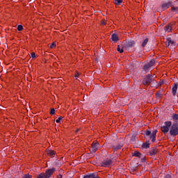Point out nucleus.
<instances>
[{
    "label": "nucleus",
    "mask_w": 178,
    "mask_h": 178,
    "mask_svg": "<svg viewBox=\"0 0 178 178\" xmlns=\"http://www.w3.org/2000/svg\"><path fill=\"white\" fill-rule=\"evenodd\" d=\"M172 12H178V7H172Z\"/></svg>",
    "instance_id": "obj_33"
},
{
    "label": "nucleus",
    "mask_w": 178,
    "mask_h": 178,
    "mask_svg": "<svg viewBox=\"0 0 178 178\" xmlns=\"http://www.w3.org/2000/svg\"><path fill=\"white\" fill-rule=\"evenodd\" d=\"M22 178H33V175L30 174H25L22 176Z\"/></svg>",
    "instance_id": "obj_27"
},
{
    "label": "nucleus",
    "mask_w": 178,
    "mask_h": 178,
    "mask_svg": "<svg viewBox=\"0 0 178 178\" xmlns=\"http://www.w3.org/2000/svg\"><path fill=\"white\" fill-rule=\"evenodd\" d=\"M56 170L54 168L47 170L45 173H40L36 178H49L51 176H52V175H54V172Z\"/></svg>",
    "instance_id": "obj_2"
},
{
    "label": "nucleus",
    "mask_w": 178,
    "mask_h": 178,
    "mask_svg": "<svg viewBox=\"0 0 178 178\" xmlns=\"http://www.w3.org/2000/svg\"><path fill=\"white\" fill-rule=\"evenodd\" d=\"M31 58H35V54L34 52H32L31 54Z\"/></svg>",
    "instance_id": "obj_36"
},
{
    "label": "nucleus",
    "mask_w": 178,
    "mask_h": 178,
    "mask_svg": "<svg viewBox=\"0 0 178 178\" xmlns=\"http://www.w3.org/2000/svg\"><path fill=\"white\" fill-rule=\"evenodd\" d=\"M163 84H165V80L161 79L159 81V86H162Z\"/></svg>",
    "instance_id": "obj_34"
},
{
    "label": "nucleus",
    "mask_w": 178,
    "mask_h": 178,
    "mask_svg": "<svg viewBox=\"0 0 178 178\" xmlns=\"http://www.w3.org/2000/svg\"><path fill=\"white\" fill-rule=\"evenodd\" d=\"M177 134H178V124H173L171 126V128L170 129V135L172 136V137H176Z\"/></svg>",
    "instance_id": "obj_3"
},
{
    "label": "nucleus",
    "mask_w": 178,
    "mask_h": 178,
    "mask_svg": "<svg viewBox=\"0 0 178 178\" xmlns=\"http://www.w3.org/2000/svg\"><path fill=\"white\" fill-rule=\"evenodd\" d=\"M136 138H137V137L136 135H132L131 138V143H136Z\"/></svg>",
    "instance_id": "obj_26"
},
{
    "label": "nucleus",
    "mask_w": 178,
    "mask_h": 178,
    "mask_svg": "<svg viewBox=\"0 0 178 178\" xmlns=\"http://www.w3.org/2000/svg\"><path fill=\"white\" fill-rule=\"evenodd\" d=\"M79 76H80V74H79V72H77V73L75 74V76H74L75 79H77V78L79 77Z\"/></svg>",
    "instance_id": "obj_37"
},
{
    "label": "nucleus",
    "mask_w": 178,
    "mask_h": 178,
    "mask_svg": "<svg viewBox=\"0 0 178 178\" xmlns=\"http://www.w3.org/2000/svg\"><path fill=\"white\" fill-rule=\"evenodd\" d=\"M170 6H172V1H167L162 4L161 8H162L163 10H166V9H169V8H170Z\"/></svg>",
    "instance_id": "obj_8"
},
{
    "label": "nucleus",
    "mask_w": 178,
    "mask_h": 178,
    "mask_svg": "<svg viewBox=\"0 0 178 178\" xmlns=\"http://www.w3.org/2000/svg\"><path fill=\"white\" fill-rule=\"evenodd\" d=\"M98 148H99V143L97 141H93L92 143V147L90 149V152L95 153L98 151Z\"/></svg>",
    "instance_id": "obj_5"
},
{
    "label": "nucleus",
    "mask_w": 178,
    "mask_h": 178,
    "mask_svg": "<svg viewBox=\"0 0 178 178\" xmlns=\"http://www.w3.org/2000/svg\"><path fill=\"white\" fill-rule=\"evenodd\" d=\"M147 64L149 65V66L150 67H152V66H154V65H155V60H154V59L151 60L149 63H147Z\"/></svg>",
    "instance_id": "obj_23"
},
{
    "label": "nucleus",
    "mask_w": 178,
    "mask_h": 178,
    "mask_svg": "<svg viewBox=\"0 0 178 178\" xmlns=\"http://www.w3.org/2000/svg\"><path fill=\"white\" fill-rule=\"evenodd\" d=\"M56 152L54 150H48L47 154H49V156H54L55 155Z\"/></svg>",
    "instance_id": "obj_19"
},
{
    "label": "nucleus",
    "mask_w": 178,
    "mask_h": 178,
    "mask_svg": "<svg viewBox=\"0 0 178 178\" xmlns=\"http://www.w3.org/2000/svg\"><path fill=\"white\" fill-rule=\"evenodd\" d=\"M133 156H137L138 158H141V153L138 151L134 152Z\"/></svg>",
    "instance_id": "obj_20"
},
{
    "label": "nucleus",
    "mask_w": 178,
    "mask_h": 178,
    "mask_svg": "<svg viewBox=\"0 0 178 178\" xmlns=\"http://www.w3.org/2000/svg\"><path fill=\"white\" fill-rule=\"evenodd\" d=\"M102 166L104 168H108L112 165V160L107 159L106 160H104L101 163Z\"/></svg>",
    "instance_id": "obj_7"
},
{
    "label": "nucleus",
    "mask_w": 178,
    "mask_h": 178,
    "mask_svg": "<svg viewBox=\"0 0 178 178\" xmlns=\"http://www.w3.org/2000/svg\"><path fill=\"white\" fill-rule=\"evenodd\" d=\"M123 48H124V47L120 48V45H118L117 47V51L118 52H120V54H123V52H124Z\"/></svg>",
    "instance_id": "obj_24"
},
{
    "label": "nucleus",
    "mask_w": 178,
    "mask_h": 178,
    "mask_svg": "<svg viewBox=\"0 0 178 178\" xmlns=\"http://www.w3.org/2000/svg\"><path fill=\"white\" fill-rule=\"evenodd\" d=\"M123 2V0H113L115 5H121Z\"/></svg>",
    "instance_id": "obj_21"
},
{
    "label": "nucleus",
    "mask_w": 178,
    "mask_h": 178,
    "mask_svg": "<svg viewBox=\"0 0 178 178\" xmlns=\"http://www.w3.org/2000/svg\"><path fill=\"white\" fill-rule=\"evenodd\" d=\"M80 131V129H76V133H79Z\"/></svg>",
    "instance_id": "obj_41"
},
{
    "label": "nucleus",
    "mask_w": 178,
    "mask_h": 178,
    "mask_svg": "<svg viewBox=\"0 0 178 178\" xmlns=\"http://www.w3.org/2000/svg\"><path fill=\"white\" fill-rule=\"evenodd\" d=\"M90 178H101L95 173H90Z\"/></svg>",
    "instance_id": "obj_25"
},
{
    "label": "nucleus",
    "mask_w": 178,
    "mask_h": 178,
    "mask_svg": "<svg viewBox=\"0 0 178 178\" xmlns=\"http://www.w3.org/2000/svg\"><path fill=\"white\" fill-rule=\"evenodd\" d=\"M57 178H62V175H57Z\"/></svg>",
    "instance_id": "obj_40"
},
{
    "label": "nucleus",
    "mask_w": 178,
    "mask_h": 178,
    "mask_svg": "<svg viewBox=\"0 0 178 178\" xmlns=\"http://www.w3.org/2000/svg\"><path fill=\"white\" fill-rule=\"evenodd\" d=\"M61 119H63V117L60 116V117L56 120V123H60Z\"/></svg>",
    "instance_id": "obj_31"
},
{
    "label": "nucleus",
    "mask_w": 178,
    "mask_h": 178,
    "mask_svg": "<svg viewBox=\"0 0 178 178\" xmlns=\"http://www.w3.org/2000/svg\"><path fill=\"white\" fill-rule=\"evenodd\" d=\"M147 44H148V38H145L143 43H142V47L143 48H145V47L147 45Z\"/></svg>",
    "instance_id": "obj_22"
},
{
    "label": "nucleus",
    "mask_w": 178,
    "mask_h": 178,
    "mask_svg": "<svg viewBox=\"0 0 178 178\" xmlns=\"http://www.w3.org/2000/svg\"><path fill=\"white\" fill-rule=\"evenodd\" d=\"M154 83H155V78L154 77V75L152 76V74H149L145 76L143 81L144 86H149V84H152Z\"/></svg>",
    "instance_id": "obj_1"
},
{
    "label": "nucleus",
    "mask_w": 178,
    "mask_h": 178,
    "mask_svg": "<svg viewBox=\"0 0 178 178\" xmlns=\"http://www.w3.org/2000/svg\"><path fill=\"white\" fill-rule=\"evenodd\" d=\"M156 133H158V130L155 129L154 131H152V143H155L156 140Z\"/></svg>",
    "instance_id": "obj_12"
},
{
    "label": "nucleus",
    "mask_w": 178,
    "mask_h": 178,
    "mask_svg": "<svg viewBox=\"0 0 178 178\" xmlns=\"http://www.w3.org/2000/svg\"><path fill=\"white\" fill-rule=\"evenodd\" d=\"M156 152H158L156 147H152L149 151V155L154 156V155L156 154Z\"/></svg>",
    "instance_id": "obj_10"
},
{
    "label": "nucleus",
    "mask_w": 178,
    "mask_h": 178,
    "mask_svg": "<svg viewBox=\"0 0 178 178\" xmlns=\"http://www.w3.org/2000/svg\"><path fill=\"white\" fill-rule=\"evenodd\" d=\"M149 69H151V67L147 63L143 66V70L145 71V73H148V72H149Z\"/></svg>",
    "instance_id": "obj_16"
},
{
    "label": "nucleus",
    "mask_w": 178,
    "mask_h": 178,
    "mask_svg": "<svg viewBox=\"0 0 178 178\" xmlns=\"http://www.w3.org/2000/svg\"><path fill=\"white\" fill-rule=\"evenodd\" d=\"M149 145H150L149 141L146 142V143H143V145H142V148L148 149V148H149Z\"/></svg>",
    "instance_id": "obj_18"
},
{
    "label": "nucleus",
    "mask_w": 178,
    "mask_h": 178,
    "mask_svg": "<svg viewBox=\"0 0 178 178\" xmlns=\"http://www.w3.org/2000/svg\"><path fill=\"white\" fill-rule=\"evenodd\" d=\"M55 47H56V44H55V42H53L51 45H50V48L52 49V48H55Z\"/></svg>",
    "instance_id": "obj_35"
},
{
    "label": "nucleus",
    "mask_w": 178,
    "mask_h": 178,
    "mask_svg": "<svg viewBox=\"0 0 178 178\" xmlns=\"http://www.w3.org/2000/svg\"><path fill=\"white\" fill-rule=\"evenodd\" d=\"M102 24H104L105 26V24H106V22H105L104 20L102 21Z\"/></svg>",
    "instance_id": "obj_39"
},
{
    "label": "nucleus",
    "mask_w": 178,
    "mask_h": 178,
    "mask_svg": "<svg viewBox=\"0 0 178 178\" xmlns=\"http://www.w3.org/2000/svg\"><path fill=\"white\" fill-rule=\"evenodd\" d=\"M164 178H172V177L170 175H167Z\"/></svg>",
    "instance_id": "obj_38"
},
{
    "label": "nucleus",
    "mask_w": 178,
    "mask_h": 178,
    "mask_svg": "<svg viewBox=\"0 0 178 178\" xmlns=\"http://www.w3.org/2000/svg\"><path fill=\"white\" fill-rule=\"evenodd\" d=\"M143 162H144V159H142Z\"/></svg>",
    "instance_id": "obj_42"
},
{
    "label": "nucleus",
    "mask_w": 178,
    "mask_h": 178,
    "mask_svg": "<svg viewBox=\"0 0 178 178\" xmlns=\"http://www.w3.org/2000/svg\"><path fill=\"white\" fill-rule=\"evenodd\" d=\"M17 30H18V31H22V30H23V26L22 25H18L17 26Z\"/></svg>",
    "instance_id": "obj_32"
},
{
    "label": "nucleus",
    "mask_w": 178,
    "mask_h": 178,
    "mask_svg": "<svg viewBox=\"0 0 178 178\" xmlns=\"http://www.w3.org/2000/svg\"><path fill=\"white\" fill-rule=\"evenodd\" d=\"M177 83H175L174 86H172V95L175 97L177 92Z\"/></svg>",
    "instance_id": "obj_11"
},
{
    "label": "nucleus",
    "mask_w": 178,
    "mask_h": 178,
    "mask_svg": "<svg viewBox=\"0 0 178 178\" xmlns=\"http://www.w3.org/2000/svg\"><path fill=\"white\" fill-rule=\"evenodd\" d=\"M164 31H167V33H170V31H172V26L169 24L166 25L164 27Z\"/></svg>",
    "instance_id": "obj_17"
},
{
    "label": "nucleus",
    "mask_w": 178,
    "mask_h": 178,
    "mask_svg": "<svg viewBox=\"0 0 178 178\" xmlns=\"http://www.w3.org/2000/svg\"><path fill=\"white\" fill-rule=\"evenodd\" d=\"M145 138H149V140H152V133H151V131L147 129L145 133Z\"/></svg>",
    "instance_id": "obj_9"
},
{
    "label": "nucleus",
    "mask_w": 178,
    "mask_h": 178,
    "mask_svg": "<svg viewBox=\"0 0 178 178\" xmlns=\"http://www.w3.org/2000/svg\"><path fill=\"white\" fill-rule=\"evenodd\" d=\"M173 120H178V114H174L172 115Z\"/></svg>",
    "instance_id": "obj_29"
},
{
    "label": "nucleus",
    "mask_w": 178,
    "mask_h": 178,
    "mask_svg": "<svg viewBox=\"0 0 178 178\" xmlns=\"http://www.w3.org/2000/svg\"><path fill=\"white\" fill-rule=\"evenodd\" d=\"M134 45H136V42L134 40H128L124 44L123 48H126V49H129V48H133Z\"/></svg>",
    "instance_id": "obj_6"
},
{
    "label": "nucleus",
    "mask_w": 178,
    "mask_h": 178,
    "mask_svg": "<svg viewBox=\"0 0 178 178\" xmlns=\"http://www.w3.org/2000/svg\"><path fill=\"white\" fill-rule=\"evenodd\" d=\"M111 40L112 41H119V37L118 36V34L116 33H113L111 35Z\"/></svg>",
    "instance_id": "obj_15"
},
{
    "label": "nucleus",
    "mask_w": 178,
    "mask_h": 178,
    "mask_svg": "<svg viewBox=\"0 0 178 178\" xmlns=\"http://www.w3.org/2000/svg\"><path fill=\"white\" fill-rule=\"evenodd\" d=\"M167 42H168V47H169V45H172V47H173L175 45V44H176V41L172 40L171 38H167Z\"/></svg>",
    "instance_id": "obj_13"
},
{
    "label": "nucleus",
    "mask_w": 178,
    "mask_h": 178,
    "mask_svg": "<svg viewBox=\"0 0 178 178\" xmlns=\"http://www.w3.org/2000/svg\"><path fill=\"white\" fill-rule=\"evenodd\" d=\"M55 112H56L55 108H52L50 109V115H55Z\"/></svg>",
    "instance_id": "obj_28"
},
{
    "label": "nucleus",
    "mask_w": 178,
    "mask_h": 178,
    "mask_svg": "<svg viewBox=\"0 0 178 178\" xmlns=\"http://www.w3.org/2000/svg\"><path fill=\"white\" fill-rule=\"evenodd\" d=\"M156 98H161V97H162V93L161 92L156 93Z\"/></svg>",
    "instance_id": "obj_30"
},
{
    "label": "nucleus",
    "mask_w": 178,
    "mask_h": 178,
    "mask_svg": "<svg viewBox=\"0 0 178 178\" xmlns=\"http://www.w3.org/2000/svg\"><path fill=\"white\" fill-rule=\"evenodd\" d=\"M123 147V143H120L119 145L113 146L114 151H119V149H122Z\"/></svg>",
    "instance_id": "obj_14"
},
{
    "label": "nucleus",
    "mask_w": 178,
    "mask_h": 178,
    "mask_svg": "<svg viewBox=\"0 0 178 178\" xmlns=\"http://www.w3.org/2000/svg\"><path fill=\"white\" fill-rule=\"evenodd\" d=\"M172 126V122L170 121H166L164 122V125L161 127V131L166 134L169 133V127Z\"/></svg>",
    "instance_id": "obj_4"
}]
</instances>
